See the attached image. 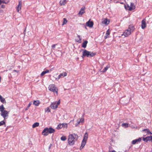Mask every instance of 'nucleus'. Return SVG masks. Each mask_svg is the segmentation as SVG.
Instances as JSON below:
<instances>
[{"instance_id":"nucleus-47","label":"nucleus","mask_w":152,"mask_h":152,"mask_svg":"<svg viewBox=\"0 0 152 152\" xmlns=\"http://www.w3.org/2000/svg\"><path fill=\"white\" fill-rule=\"evenodd\" d=\"M79 124H77V123L75 124V126H77Z\"/></svg>"},{"instance_id":"nucleus-33","label":"nucleus","mask_w":152,"mask_h":152,"mask_svg":"<svg viewBox=\"0 0 152 152\" xmlns=\"http://www.w3.org/2000/svg\"><path fill=\"white\" fill-rule=\"evenodd\" d=\"M62 127H64V128H66L67 127V124L66 123H62V124H61Z\"/></svg>"},{"instance_id":"nucleus-16","label":"nucleus","mask_w":152,"mask_h":152,"mask_svg":"<svg viewBox=\"0 0 152 152\" xmlns=\"http://www.w3.org/2000/svg\"><path fill=\"white\" fill-rule=\"evenodd\" d=\"M109 19L105 18L102 21V23L107 25L109 24Z\"/></svg>"},{"instance_id":"nucleus-1","label":"nucleus","mask_w":152,"mask_h":152,"mask_svg":"<svg viewBox=\"0 0 152 152\" xmlns=\"http://www.w3.org/2000/svg\"><path fill=\"white\" fill-rule=\"evenodd\" d=\"M78 137L77 134L75 133L70 134L69 136L68 140L69 144L71 145H73L75 141L77 140Z\"/></svg>"},{"instance_id":"nucleus-6","label":"nucleus","mask_w":152,"mask_h":152,"mask_svg":"<svg viewBox=\"0 0 152 152\" xmlns=\"http://www.w3.org/2000/svg\"><path fill=\"white\" fill-rule=\"evenodd\" d=\"M67 73L66 72H64L59 75L57 78L56 79V80H58L60 78L63 77L67 75Z\"/></svg>"},{"instance_id":"nucleus-46","label":"nucleus","mask_w":152,"mask_h":152,"mask_svg":"<svg viewBox=\"0 0 152 152\" xmlns=\"http://www.w3.org/2000/svg\"><path fill=\"white\" fill-rule=\"evenodd\" d=\"M109 152H116L115 151L113 150L112 151H109Z\"/></svg>"},{"instance_id":"nucleus-49","label":"nucleus","mask_w":152,"mask_h":152,"mask_svg":"<svg viewBox=\"0 0 152 152\" xmlns=\"http://www.w3.org/2000/svg\"><path fill=\"white\" fill-rule=\"evenodd\" d=\"M3 97L0 95V99H1Z\"/></svg>"},{"instance_id":"nucleus-39","label":"nucleus","mask_w":152,"mask_h":152,"mask_svg":"<svg viewBox=\"0 0 152 152\" xmlns=\"http://www.w3.org/2000/svg\"><path fill=\"white\" fill-rule=\"evenodd\" d=\"M80 123H83L84 122V118H81L80 119Z\"/></svg>"},{"instance_id":"nucleus-2","label":"nucleus","mask_w":152,"mask_h":152,"mask_svg":"<svg viewBox=\"0 0 152 152\" xmlns=\"http://www.w3.org/2000/svg\"><path fill=\"white\" fill-rule=\"evenodd\" d=\"M133 32V26L130 25L127 30H126L122 34V36L124 35L125 37H127L130 35L131 33Z\"/></svg>"},{"instance_id":"nucleus-10","label":"nucleus","mask_w":152,"mask_h":152,"mask_svg":"<svg viewBox=\"0 0 152 152\" xmlns=\"http://www.w3.org/2000/svg\"><path fill=\"white\" fill-rule=\"evenodd\" d=\"M133 6V5L132 4V3L131 4V7H130L128 5H124V7L125 8V9L126 10H128L130 11L132 10L133 9L132 7Z\"/></svg>"},{"instance_id":"nucleus-36","label":"nucleus","mask_w":152,"mask_h":152,"mask_svg":"<svg viewBox=\"0 0 152 152\" xmlns=\"http://www.w3.org/2000/svg\"><path fill=\"white\" fill-rule=\"evenodd\" d=\"M148 141H150L152 142V136H148Z\"/></svg>"},{"instance_id":"nucleus-32","label":"nucleus","mask_w":152,"mask_h":152,"mask_svg":"<svg viewBox=\"0 0 152 152\" xmlns=\"http://www.w3.org/2000/svg\"><path fill=\"white\" fill-rule=\"evenodd\" d=\"M62 128L63 127L61 124H60L58 125V126L56 128L58 129H59Z\"/></svg>"},{"instance_id":"nucleus-43","label":"nucleus","mask_w":152,"mask_h":152,"mask_svg":"<svg viewBox=\"0 0 152 152\" xmlns=\"http://www.w3.org/2000/svg\"><path fill=\"white\" fill-rule=\"evenodd\" d=\"M77 124H79L80 122V119H77Z\"/></svg>"},{"instance_id":"nucleus-11","label":"nucleus","mask_w":152,"mask_h":152,"mask_svg":"<svg viewBox=\"0 0 152 152\" xmlns=\"http://www.w3.org/2000/svg\"><path fill=\"white\" fill-rule=\"evenodd\" d=\"M146 26V20L144 18L142 21L141 28L142 29H144Z\"/></svg>"},{"instance_id":"nucleus-38","label":"nucleus","mask_w":152,"mask_h":152,"mask_svg":"<svg viewBox=\"0 0 152 152\" xmlns=\"http://www.w3.org/2000/svg\"><path fill=\"white\" fill-rule=\"evenodd\" d=\"M110 34V32H109V31H108V30L107 32H106V34L107 35V36H106L105 37V39L107 38V36L108 35H109Z\"/></svg>"},{"instance_id":"nucleus-44","label":"nucleus","mask_w":152,"mask_h":152,"mask_svg":"<svg viewBox=\"0 0 152 152\" xmlns=\"http://www.w3.org/2000/svg\"><path fill=\"white\" fill-rule=\"evenodd\" d=\"M5 6L4 5H1V7L2 8H5Z\"/></svg>"},{"instance_id":"nucleus-15","label":"nucleus","mask_w":152,"mask_h":152,"mask_svg":"<svg viewBox=\"0 0 152 152\" xmlns=\"http://www.w3.org/2000/svg\"><path fill=\"white\" fill-rule=\"evenodd\" d=\"M86 141H85L84 140H83L81 142V146L80 147V150L82 149L83 147L85 145L86 143Z\"/></svg>"},{"instance_id":"nucleus-7","label":"nucleus","mask_w":152,"mask_h":152,"mask_svg":"<svg viewBox=\"0 0 152 152\" xmlns=\"http://www.w3.org/2000/svg\"><path fill=\"white\" fill-rule=\"evenodd\" d=\"M86 25L88 27L91 28L94 25V22L93 21H90V19L86 23Z\"/></svg>"},{"instance_id":"nucleus-25","label":"nucleus","mask_w":152,"mask_h":152,"mask_svg":"<svg viewBox=\"0 0 152 152\" xmlns=\"http://www.w3.org/2000/svg\"><path fill=\"white\" fill-rule=\"evenodd\" d=\"M121 126L123 127L126 128L128 126V124L126 123H123L122 124Z\"/></svg>"},{"instance_id":"nucleus-51","label":"nucleus","mask_w":152,"mask_h":152,"mask_svg":"<svg viewBox=\"0 0 152 152\" xmlns=\"http://www.w3.org/2000/svg\"><path fill=\"white\" fill-rule=\"evenodd\" d=\"M135 8V6H134V8H133V9L134 10Z\"/></svg>"},{"instance_id":"nucleus-31","label":"nucleus","mask_w":152,"mask_h":152,"mask_svg":"<svg viewBox=\"0 0 152 152\" xmlns=\"http://www.w3.org/2000/svg\"><path fill=\"white\" fill-rule=\"evenodd\" d=\"M1 102L3 103H6V101L5 99L3 97H2L1 99H0Z\"/></svg>"},{"instance_id":"nucleus-30","label":"nucleus","mask_w":152,"mask_h":152,"mask_svg":"<svg viewBox=\"0 0 152 152\" xmlns=\"http://www.w3.org/2000/svg\"><path fill=\"white\" fill-rule=\"evenodd\" d=\"M67 22V20L65 18H64L63 19V22L62 24V25H64L66 24Z\"/></svg>"},{"instance_id":"nucleus-41","label":"nucleus","mask_w":152,"mask_h":152,"mask_svg":"<svg viewBox=\"0 0 152 152\" xmlns=\"http://www.w3.org/2000/svg\"><path fill=\"white\" fill-rule=\"evenodd\" d=\"M1 3H4L5 4H7L8 3V2H6L5 1H4V0H1Z\"/></svg>"},{"instance_id":"nucleus-9","label":"nucleus","mask_w":152,"mask_h":152,"mask_svg":"<svg viewBox=\"0 0 152 152\" xmlns=\"http://www.w3.org/2000/svg\"><path fill=\"white\" fill-rule=\"evenodd\" d=\"M22 2L21 1H20L19 2V4L18 6L16 7L17 10V12H19V10L21 9Z\"/></svg>"},{"instance_id":"nucleus-34","label":"nucleus","mask_w":152,"mask_h":152,"mask_svg":"<svg viewBox=\"0 0 152 152\" xmlns=\"http://www.w3.org/2000/svg\"><path fill=\"white\" fill-rule=\"evenodd\" d=\"M143 140L144 141L146 142H147L148 141V137H147L145 138L143 137Z\"/></svg>"},{"instance_id":"nucleus-18","label":"nucleus","mask_w":152,"mask_h":152,"mask_svg":"<svg viewBox=\"0 0 152 152\" xmlns=\"http://www.w3.org/2000/svg\"><path fill=\"white\" fill-rule=\"evenodd\" d=\"M141 140V139L140 137L138 139L134 140V144L140 142Z\"/></svg>"},{"instance_id":"nucleus-55","label":"nucleus","mask_w":152,"mask_h":152,"mask_svg":"<svg viewBox=\"0 0 152 152\" xmlns=\"http://www.w3.org/2000/svg\"><path fill=\"white\" fill-rule=\"evenodd\" d=\"M7 128H6V130H7Z\"/></svg>"},{"instance_id":"nucleus-52","label":"nucleus","mask_w":152,"mask_h":152,"mask_svg":"<svg viewBox=\"0 0 152 152\" xmlns=\"http://www.w3.org/2000/svg\"><path fill=\"white\" fill-rule=\"evenodd\" d=\"M131 142H132V144H133V140H132V141Z\"/></svg>"},{"instance_id":"nucleus-28","label":"nucleus","mask_w":152,"mask_h":152,"mask_svg":"<svg viewBox=\"0 0 152 152\" xmlns=\"http://www.w3.org/2000/svg\"><path fill=\"white\" fill-rule=\"evenodd\" d=\"M61 140L63 141H64L66 140V137L65 136H62L61 138Z\"/></svg>"},{"instance_id":"nucleus-23","label":"nucleus","mask_w":152,"mask_h":152,"mask_svg":"<svg viewBox=\"0 0 152 152\" xmlns=\"http://www.w3.org/2000/svg\"><path fill=\"white\" fill-rule=\"evenodd\" d=\"M5 108L4 107L3 104L1 105L0 106V111L1 112L4 111Z\"/></svg>"},{"instance_id":"nucleus-22","label":"nucleus","mask_w":152,"mask_h":152,"mask_svg":"<svg viewBox=\"0 0 152 152\" xmlns=\"http://www.w3.org/2000/svg\"><path fill=\"white\" fill-rule=\"evenodd\" d=\"M66 0H61L60 1V4L61 5H64L66 3Z\"/></svg>"},{"instance_id":"nucleus-17","label":"nucleus","mask_w":152,"mask_h":152,"mask_svg":"<svg viewBox=\"0 0 152 152\" xmlns=\"http://www.w3.org/2000/svg\"><path fill=\"white\" fill-rule=\"evenodd\" d=\"M88 42L87 40H85L84 41L83 43L82 44V47L84 48H86L87 46V44Z\"/></svg>"},{"instance_id":"nucleus-3","label":"nucleus","mask_w":152,"mask_h":152,"mask_svg":"<svg viewBox=\"0 0 152 152\" xmlns=\"http://www.w3.org/2000/svg\"><path fill=\"white\" fill-rule=\"evenodd\" d=\"M96 54V53L89 51L85 49L83 52L82 57L86 56L88 57H92L95 55Z\"/></svg>"},{"instance_id":"nucleus-26","label":"nucleus","mask_w":152,"mask_h":152,"mask_svg":"<svg viewBox=\"0 0 152 152\" xmlns=\"http://www.w3.org/2000/svg\"><path fill=\"white\" fill-rule=\"evenodd\" d=\"M109 67V66H106L101 72H105L107 70Z\"/></svg>"},{"instance_id":"nucleus-45","label":"nucleus","mask_w":152,"mask_h":152,"mask_svg":"<svg viewBox=\"0 0 152 152\" xmlns=\"http://www.w3.org/2000/svg\"><path fill=\"white\" fill-rule=\"evenodd\" d=\"M51 146H52V144H50V146H49V149H50Z\"/></svg>"},{"instance_id":"nucleus-27","label":"nucleus","mask_w":152,"mask_h":152,"mask_svg":"<svg viewBox=\"0 0 152 152\" xmlns=\"http://www.w3.org/2000/svg\"><path fill=\"white\" fill-rule=\"evenodd\" d=\"M77 37L78 38L79 40H77L76 41L79 43H81V39L80 38V36L77 35Z\"/></svg>"},{"instance_id":"nucleus-19","label":"nucleus","mask_w":152,"mask_h":152,"mask_svg":"<svg viewBox=\"0 0 152 152\" xmlns=\"http://www.w3.org/2000/svg\"><path fill=\"white\" fill-rule=\"evenodd\" d=\"M88 137V134L87 132H86L84 134L83 137V140L86 141Z\"/></svg>"},{"instance_id":"nucleus-20","label":"nucleus","mask_w":152,"mask_h":152,"mask_svg":"<svg viewBox=\"0 0 152 152\" xmlns=\"http://www.w3.org/2000/svg\"><path fill=\"white\" fill-rule=\"evenodd\" d=\"M40 102L39 100L34 101L33 102V104L36 106H38Z\"/></svg>"},{"instance_id":"nucleus-53","label":"nucleus","mask_w":152,"mask_h":152,"mask_svg":"<svg viewBox=\"0 0 152 152\" xmlns=\"http://www.w3.org/2000/svg\"><path fill=\"white\" fill-rule=\"evenodd\" d=\"M1 0H0V5L1 4Z\"/></svg>"},{"instance_id":"nucleus-8","label":"nucleus","mask_w":152,"mask_h":152,"mask_svg":"<svg viewBox=\"0 0 152 152\" xmlns=\"http://www.w3.org/2000/svg\"><path fill=\"white\" fill-rule=\"evenodd\" d=\"M47 132L48 134L53 133L55 131V130L54 129L51 127L49 128L47 127Z\"/></svg>"},{"instance_id":"nucleus-13","label":"nucleus","mask_w":152,"mask_h":152,"mask_svg":"<svg viewBox=\"0 0 152 152\" xmlns=\"http://www.w3.org/2000/svg\"><path fill=\"white\" fill-rule=\"evenodd\" d=\"M85 7H83L80 9L78 14L79 15H82L85 12Z\"/></svg>"},{"instance_id":"nucleus-21","label":"nucleus","mask_w":152,"mask_h":152,"mask_svg":"<svg viewBox=\"0 0 152 152\" xmlns=\"http://www.w3.org/2000/svg\"><path fill=\"white\" fill-rule=\"evenodd\" d=\"M49 72V71L48 70H46L45 71H43L42 73L40 74V75L41 76H43L45 74L48 73Z\"/></svg>"},{"instance_id":"nucleus-54","label":"nucleus","mask_w":152,"mask_h":152,"mask_svg":"<svg viewBox=\"0 0 152 152\" xmlns=\"http://www.w3.org/2000/svg\"><path fill=\"white\" fill-rule=\"evenodd\" d=\"M14 71H15V72H17V71L16 70H14Z\"/></svg>"},{"instance_id":"nucleus-48","label":"nucleus","mask_w":152,"mask_h":152,"mask_svg":"<svg viewBox=\"0 0 152 152\" xmlns=\"http://www.w3.org/2000/svg\"><path fill=\"white\" fill-rule=\"evenodd\" d=\"M31 104L30 103H29V104H28V107H29L30 106Z\"/></svg>"},{"instance_id":"nucleus-42","label":"nucleus","mask_w":152,"mask_h":152,"mask_svg":"<svg viewBox=\"0 0 152 152\" xmlns=\"http://www.w3.org/2000/svg\"><path fill=\"white\" fill-rule=\"evenodd\" d=\"M56 45L54 44V45H52V48L54 49V48H55V46Z\"/></svg>"},{"instance_id":"nucleus-37","label":"nucleus","mask_w":152,"mask_h":152,"mask_svg":"<svg viewBox=\"0 0 152 152\" xmlns=\"http://www.w3.org/2000/svg\"><path fill=\"white\" fill-rule=\"evenodd\" d=\"M147 131V133L148 134H149V132H150V131L149 129H145L142 130V131Z\"/></svg>"},{"instance_id":"nucleus-12","label":"nucleus","mask_w":152,"mask_h":152,"mask_svg":"<svg viewBox=\"0 0 152 152\" xmlns=\"http://www.w3.org/2000/svg\"><path fill=\"white\" fill-rule=\"evenodd\" d=\"M51 108L54 110L56 109L58 107V105L55 102L52 103L50 106Z\"/></svg>"},{"instance_id":"nucleus-35","label":"nucleus","mask_w":152,"mask_h":152,"mask_svg":"<svg viewBox=\"0 0 152 152\" xmlns=\"http://www.w3.org/2000/svg\"><path fill=\"white\" fill-rule=\"evenodd\" d=\"M5 123L4 121H2L0 122V126L5 124Z\"/></svg>"},{"instance_id":"nucleus-40","label":"nucleus","mask_w":152,"mask_h":152,"mask_svg":"<svg viewBox=\"0 0 152 152\" xmlns=\"http://www.w3.org/2000/svg\"><path fill=\"white\" fill-rule=\"evenodd\" d=\"M55 102L56 103V104L58 106L60 104V100H59L58 102Z\"/></svg>"},{"instance_id":"nucleus-5","label":"nucleus","mask_w":152,"mask_h":152,"mask_svg":"<svg viewBox=\"0 0 152 152\" xmlns=\"http://www.w3.org/2000/svg\"><path fill=\"white\" fill-rule=\"evenodd\" d=\"M0 115L5 120L9 116V112L5 110L3 111V112H1Z\"/></svg>"},{"instance_id":"nucleus-29","label":"nucleus","mask_w":152,"mask_h":152,"mask_svg":"<svg viewBox=\"0 0 152 152\" xmlns=\"http://www.w3.org/2000/svg\"><path fill=\"white\" fill-rule=\"evenodd\" d=\"M45 111L46 112H50V109L49 107H47L45 109Z\"/></svg>"},{"instance_id":"nucleus-14","label":"nucleus","mask_w":152,"mask_h":152,"mask_svg":"<svg viewBox=\"0 0 152 152\" xmlns=\"http://www.w3.org/2000/svg\"><path fill=\"white\" fill-rule=\"evenodd\" d=\"M47 129V127H46L44 129L42 132V135L44 136H47L48 135V133Z\"/></svg>"},{"instance_id":"nucleus-4","label":"nucleus","mask_w":152,"mask_h":152,"mask_svg":"<svg viewBox=\"0 0 152 152\" xmlns=\"http://www.w3.org/2000/svg\"><path fill=\"white\" fill-rule=\"evenodd\" d=\"M49 90L53 92H56L57 94L58 93V89L55 86V85L53 84L50 85L48 87Z\"/></svg>"},{"instance_id":"nucleus-24","label":"nucleus","mask_w":152,"mask_h":152,"mask_svg":"<svg viewBox=\"0 0 152 152\" xmlns=\"http://www.w3.org/2000/svg\"><path fill=\"white\" fill-rule=\"evenodd\" d=\"M39 123L38 122L35 123L32 125V127L33 128H34L38 126L39 125Z\"/></svg>"},{"instance_id":"nucleus-50","label":"nucleus","mask_w":152,"mask_h":152,"mask_svg":"<svg viewBox=\"0 0 152 152\" xmlns=\"http://www.w3.org/2000/svg\"><path fill=\"white\" fill-rule=\"evenodd\" d=\"M149 134H152V133H151L150 132H149Z\"/></svg>"}]
</instances>
